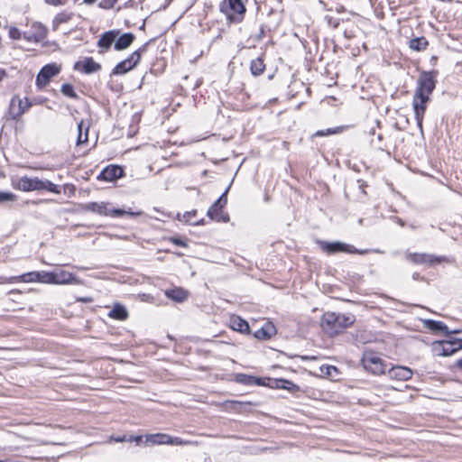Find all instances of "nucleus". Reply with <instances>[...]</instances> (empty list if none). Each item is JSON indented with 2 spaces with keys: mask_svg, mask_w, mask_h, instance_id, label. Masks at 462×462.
<instances>
[{
  "mask_svg": "<svg viewBox=\"0 0 462 462\" xmlns=\"http://www.w3.org/2000/svg\"><path fill=\"white\" fill-rule=\"evenodd\" d=\"M355 320L353 314L326 312L321 318L320 326L326 334L334 337L352 326Z\"/></svg>",
  "mask_w": 462,
  "mask_h": 462,
  "instance_id": "nucleus-1",
  "label": "nucleus"
},
{
  "mask_svg": "<svg viewBox=\"0 0 462 462\" xmlns=\"http://www.w3.org/2000/svg\"><path fill=\"white\" fill-rule=\"evenodd\" d=\"M16 187L22 191L47 190L55 194L60 193L59 186L51 181L40 180L38 178H29L27 176L20 178Z\"/></svg>",
  "mask_w": 462,
  "mask_h": 462,
  "instance_id": "nucleus-2",
  "label": "nucleus"
},
{
  "mask_svg": "<svg viewBox=\"0 0 462 462\" xmlns=\"http://www.w3.org/2000/svg\"><path fill=\"white\" fill-rule=\"evenodd\" d=\"M144 445L145 446H155V445H172V446H190L197 445V442L184 439L179 437H172L165 433H155L145 435Z\"/></svg>",
  "mask_w": 462,
  "mask_h": 462,
  "instance_id": "nucleus-3",
  "label": "nucleus"
},
{
  "mask_svg": "<svg viewBox=\"0 0 462 462\" xmlns=\"http://www.w3.org/2000/svg\"><path fill=\"white\" fill-rule=\"evenodd\" d=\"M318 245L320 249L327 253L328 254H332L336 253H347V254H365L369 252L368 249L359 250L356 249L354 245L335 241V242H327V241H318Z\"/></svg>",
  "mask_w": 462,
  "mask_h": 462,
  "instance_id": "nucleus-4",
  "label": "nucleus"
},
{
  "mask_svg": "<svg viewBox=\"0 0 462 462\" xmlns=\"http://www.w3.org/2000/svg\"><path fill=\"white\" fill-rule=\"evenodd\" d=\"M462 348V337H450L448 340L436 341L432 344V349L436 355L448 356Z\"/></svg>",
  "mask_w": 462,
  "mask_h": 462,
  "instance_id": "nucleus-5",
  "label": "nucleus"
},
{
  "mask_svg": "<svg viewBox=\"0 0 462 462\" xmlns=\"http://www.w3.org/2000/svg\"><path fill=\"white\" fill-rule=\"evenodd\" d=\"M363 367L374 374H383L385 373L386 365L383 359L374 352H365L362 357Z\"/></svg>",
  "mask_w": 462,
  "mask_h": 462,
  "instance_id": "nucleus-6",
  "label": "nucleus"
},
{
  "mask_svg": "<svg viewBox=\"0 0 462 462\" xmlns=\"http://www.w3.org/2000/svg\"><path fill=\"white\" fill-rule=\"evenodd\" d=\"M245 10L242 0H228L227 2H223L220 5V11L234 22H240Z\"/></svg>",
  "mask_w": 462,
  "mask_h": 462,
  "instance_id": "nucleus-7",
  "label": "nucleus"
},
{
  "mask_svg": "<svg viewBox=\"0 0 462 462\" xmlns=\"http://www.w3.org/2000/svg\"><path fill=\"white\" fill-rule=\"evenodd\" d=\"M109 203L106 202H90L83 206V209L86 211H91L104 216L121 217L125 214L129 215H139L140 213L127 212L123 209H110L108 208Z\"/></svg>",
  "mask_w": 462,
  "mask_h": 462,
  "instance_id": "nucleus-8",
  "label": "nucleus"
},
{
  "mask_svg": "<svg viewBox=\"0 0 462 462\" xmlns=\"http://www.w3.org/2000/svg\"><path fill=\"white\" fill-rule=\"evenodd\" d=\"M435 82L432 72L421 73L418 79V87L414 95L430 98V94L435 88Z\"/></svg>",
  "mask_w": 462,
  "mask_h": 462,
  "instance_id": "nucleus-9",
  "label": "nucleus"
},
{
  "mask_svg": "<svg viewBox=\"0 0 462 462\" xmlns=\"http://www.w3.org/2000/svg\"><path fill=\"white\" fill-rule=\"evenodd\" d=\"M60 71V66L51 63L45 65L38 73L36 77V85L39 88H44L50 82V80L58 75Z\"/></svg>",
  "mask_w": 462,
  "mask_h": 462,
  "instance_id": "nucleus-10",
  "label": "nucleus"
},
{
  "mask_svg": "<svg viewBox=\"0 0 462 462\" xmlns=\"http://www.w3.org/2000/svg\"><path fill=\"white\" fill-rule=\"evenodd\" d=\"M144 51V48L134 51L127 59L119 62L115 67L113 73L116 75H122L134 69L139 63L141 59V51Z\"/></svg>",
  "mask_w": 462,
  "mask_h": 462,
  "instance_id": "nucleus-11",
  "label": "nucleus"
},
{
  "mask_svg": "<svg viewBox=\"0 0 462 462\" xmlns=\"http://www.w3.org/2000/svg\"><path fill=\"white\" fill-rule=\"evenodd\" d=\"M405 258L407 261L414 264H423L427 266L439 263L442 260V258L437 257L433 254L420 253H406Z\"/></svg>",
  "mask_w": 462,
  "mask_h": 462,
  "instance_id": "nucleus-12",
  "label": "nucleus"
},
{
  "mask_svg": "<svg viewBox=\"0 0 462 462\" xmlns=\"http://www.w3.org/2000/svg\"><path fill=\"white\" fill-rule=\"evenodd\" d=\"M32 106V102L24 97L21 98H13L10 105V116L14 120H18L20 117Z\"/></svg>",
  "mask_w": 462,
  "mask_h": 462,
  "instance_id": "nucleus-13",
  "label": "nucleus"
},
{
  "mask_svg": "<svg viewBox=\"0 0 462 462\" xmlns=\"http://www.w3.org/2000/svg\"><path fill=\"white\" fill-rule=\"evenodd\" d=\"M430 98L424 97H417L414 95L412 100V106L415 114V119L417 121L418 127L422 131V121L426 111V105Z\"/></svg>",
  "mask_w": 462,
  "mask_h": 462,
  "instance_id": "nucleus-14",
  "label": "nucleus"
},
{
  "mask_svg": "<svg viewBox=\"0 0 462 462\" xmlns=\"http://www.w3.org/2000/svg\"><path fill=\"white\" fill-rule=\"evenodd\" d=\"M74 69L85 74H91L101 69V65L96 62L91 57L85 58L83 60L77 61Z\"/></svg>",
  "mask_w": 462,
  "mask_h": 462,
  "instance_id": "nucleus-15",
  "label": "nucleus"
},
{
  "mask_svg": "<svg viewBox=\"0 0 462 462\" xmlns=\"http://www.w3.org/2000/svg\"><path fill=\"white\" fill-rule=\"evenodd\" d=\"M123 174L124 171L121 167L116 165H109L101 171L98 179L106 181H113L121 178Z\"/></svg>",
  "mask_w": 462,
  "mask_h": 462,
  "instance_id": "nucleus-16",
  "label": "nucleus"
},
{
  "mask_svg": "<svg viewBox=\"0 0 462 462\" xmlns=\"http://www.w3.org/2000/svg\"><path fill=\"white\" fill-rule=\"evenodd\" d=\"M52 284H69L77 281V278L69 272L65 270H56L51 272Z\"/></svg>",
  "mask_w": 462,
  "mask_h": 462,
  "instance_id": "nucleus-17",
  "label": "nucleus"
},
{
  "mask_svg": "<svg viewBox=\"0 0 462 462\" xmlns=\"http://www.w3.org/2000/svg\"><path fill=\"white\" fill-rule=\"evenodd\" d=\"M390 378L399 381H407L412 377L413 372L406 366H393L388 371Z\"/></svg>",
  "mask_w": 462,
  "mask_h": 462,
  "instance_id": "nucleus-18",
  "label": "nucleus"
},
{
  "mask_svg": "<svg viewBox=\"0 0 462 462\" xmlns=\"http://www.w3.org/2000/svg\"><path fill=\"white\" fill-rule=\"evenodd\" d=\"M48 33V29L41 23H34L32 24L31 32L28 40H33L35 42L42 41L46 38Z\"/></svg>",
  "mask_w": 462,
  "mask_h": 462,
  "instance_id": "nucleus-19",
  "label": "nucleus"
},
{
  "mask_svg": "<svg viewBox=\"0 0 462 462\" xmlns=\"http://www.w3.org/2000/svg\"><path fill=\"white\" fill-rule=\"evenodd\" d=\"M222 207H219L216 202L208 208V217L212 220L217 222H228L229 216L222 212Z\"/></svg>",
  "mask_w": 462,
  "mask_h": 462,
  "instance_id": "nucleus-20",
  "label": "nucleus"
},
{
  "mask_svg": "<svg viewBox=\"0 0 462 462\" xmlns=\"http://www.w3.org/2000/svg\"><path fill=\"white\" fill-rule=\"evenodd\" d=\"M424 327L432 331H441L445 333V335L448 336L451 334V331L448 329L447 325L442 321H436L432 319H425L423 321Z\"/></svg>",
  "mask_w": 462,
  "mask_h": 462,
  "instance_id": "nucleus-21",
  "label": "nucleus"
},
{
  "mask_svg": "<svg viewBox=\"0 0 462 462\" xmlns=\"http://www.w3.org/2000/svg\"><path fill=\"white\" fill-rule=\"evenodd\" d=\"M88 130H89V123L81 120L78 123V140L77 145H80L86 143L88 140Z\"/></svg>",
  "mask_w": 462,
  "mask_h": 462,
  "instance_id": "nucleus-22",
  "label": "nucleus"
},
{
  "mask_svg": "<svg viewBox=\"0 0 462 462\" xmlns=\"http://www.w3.org/2000/svg\"><path fill=\"white\" fill-rule=\"evenodd\" d=\"M165 295L174 301L182 302L187 300L189 293L182 288H174L166 291Z\"/></svg>",
  "mask_w": 462,
  "mask_h": 462,
  "instance_id": "nucleus-23",
  "label": "nucleus"
},
{
  "mask_svg": "<svg viewBox=\"0 0 462 462\" xmlns=\"http://www.w3.org/2000/svg\"><path fill=\"white\" fill-rule=\"evenodd\" d=\"M134 35L131 32L124 33L121 35L115 43L116 51H122L128 48L134 42Z\"/></svg>",
  "mask_w": 462,
  "mask_h": 462,
  "instance_id": "nucleus-24",
  "label": "nucleus"
},
{
  "mask_svg": "<svg viewBox=\"0 0 462 462\" xmlns=\"http://www.w3.org/2000/svg\"><path fill=\"white\" fill-rule=\"evenodd\" d=\"M231 328L236 330V331H238V332H241V333H249V330H250V328H249V325L248 323L241 319L240 317H233L231 318Z\"/></svg>",
  "mask_w": 462,
  "mask_h": 462,
  "instance_id": "nucleus-25",
  "label": "nucleus"
},
{
  "mask_svg": "<svg viewBox=\"0 0 462 462\" xmlns=\"http://www.w3.org/2000/svg\"><path fill=\"white\" fill-rule=\"evenodd\" d=\"M108 317L118 320H125L128 318V312L124 306L116 304L109 311Z\"/></svg>",
  "mask_w": 462,
  "mask_h": 462,
  "instance_id": "nucleus-26",
  "label": "nucleus"
},
{
  "mask_svg": "<svg viewBox=\"0 0 462 462\" xmlns=\"http://www.w3.org/2000/svg\"><path fill=\"white\" fill-rule=\"evenodd\" d=\"M116 35V32L114 31L105 32L98 40V46L106 50L109 49L111 44L115 42Z\"/></svg>",
  "mask_w": 462,
  "mask_h": 462,
  "instance_id": "nucleus-27",
  "label": "nucleus"
},
{
  "mask_svg": "<svg viewBox=\"0 0 462 462\" xmlns=\"http://www.w3.org/2000/svg\"><path fill=\"white\" fill-rule=\"evenodd\" d=\"M275 334V328L272 324H266L262 328L258 329L254 333V337L259 339H268L271 338L273 335Z\"/></svg>",
  "mask_w": 462,
  "mask_h": 462,
  "instance_id": "nucleus-28",
  "label": "nucleus"
},
{
  "mask_svg": "<svg viewBox=\"0 0 462 462\" xmlns=\"http://www.w3.org/2000/svg\"><path fill=\"white\" fill-rule=\"evenodd\" d=\"M73 14L68 12L59 13L52 20V28L57 30L61 23H66L71 20Z\"/></svg>",
  "mask_w": 462,
  "mask_h": 462,
  "instance_id": "nucleus-29",
  "label": "nucleus"
},
{
  "mask_svg": "<svg viewBox=\"0 0 462 462\" xmlns=\"http://www.w3.org/2000/svg\"><path fill=\"white\" fill-rule=\"evenodd\" d=\"M196 215H197V210L196 209L191 210V211H187V212L183 213L182 215L178 213V219L180 221H182V222H185V223H189V224H192V225H203L204 224V220L203 219L199 220V221H193V217H196Z\"/></svg>",
  "mask_w": 462,
  "mask_h": 462,
  "instance_id": "nucleus-30",
  "label": "nucleus"
},
{
  "mask_svg": "<svg viewBox=\"0 0 462 462\" xmlns=\"http://www.w3.org/2000/svg\"><path fill=\"white\" fill-rule=\"evenodd\" d=\"M265 69V64L260 58L253 60L250 65V70L254 76L261 75Z\"/></svg>",
  "mask_w": 462,
  "mask_h": 462,
  "instance_id": "nucleus-31",
  "label": "nucleus"
},
{
  "mask_svg": "<svg viewBox=\"0 0 462 462\" xmlns=\"http://www.w3.org/2000/svg\"><path fill=\"white\" fill-rule=\"evenodd\" d=\"M275 387L280 389H285L291 393L299 391L300 387L291 381L284 379H278L275 381Z\"/></svg>",
  "mask_w": 462,
  "mask_h": 462,
  "instance_id": "nucleus-32",
  "label": "nucleus"
},
{
  "mask_svg": "<svg viewBox=\"0 0 462 462\" xmlns=\"http://www.w3.org/2000/svg\"><path fill=\"white\" fill-rule=\"evenodd\" d=\"M428 44L425 37L414 38L410 41V48L418 51L425 50Z\"/></svg>",
  "mask_w": 462,
  "mask_h": 462,
  "instance_id": "nucleus-33",
  "label": "nucleus"
},
{
  "mask_svg": "<svg viewBox=\"0 0 462 462\" xmlns=\"http://www.w3.org/2000/svg\"><path fill=\"white\" fill-rule=\"evenodd\" d=\"M236 382L244 383V384H257L260 385L261 382L259 378L254 376L246 375L244 374H239L236 375Z\"/></svg>",
  "mask_w": 462,
  "mask_h": 462,
  "instance_id": "nucleus-34",
  "label": "nucleus"
},
{
  "mask_svg": "<svg viewBox=\"0 0 462 462\" xmlns=\"http://www.w3.org/2000/svg\"><path fill=\"white\" fill-rule=\"evenodd\" d=\"M345 128H346L345 126H337L335 128H328L326 130H319V131L316 132L315 135L316 136H326V135H329V134H339V133L343 132Z\"/></svg>",
  "mask_w": 462,
  "mask_h": 462,
  "instance_id": "nucleus-35",
  "label": "nucleus"
},
{
  "mask_svg": "<svg viewBox=\"0 0 462 462\" xmlns=\"http://www.w3.org/2000/svg\"><path fill=\"white\" fill-rule=\"evenodd\" d=\"M38 279H39V271L30 272V273H24L19 277V280H21L23 282H38Z\"/></svg>",
  "mask_w": 462,
  "mask_h": 462,
  "instance_id": "nucleus-36",
  "label": "nucleus"
},
{
  "mask_svg": "<svg viewBox=\"0 0 462 462\" xmlns=\"http://www.w3.org/2000/svg\"><path fill=\"white\" fill-rule=\"evenodd\" d=\"M60 91L64 96L69 97L76 98L78 97L74 91L73 86L68 83L61 86Z\"/></svg>",
  "mask_w": 462,
  "mask_h": 462,
  "instance_id": "nucleus-37",
  "label": "nucleus"
},
{
  "mask_svg": "<svg viewBox=\"0 0 462 462\" xmlns=\"http://www.w3.org/2000/svg\"><path fill=\"white\" fill-rule=\"evenodd\" d=\"M17 199L16 195L12 192L0 191V204L5 202H13Z\"/></svg>",
  "mask_w": 462,
  "mask_h": 462,
  "instance_id": "nucleus-38",
  "label": "nucleus"
},
{
  "mask_svg": "<svg viewBox=\"0 0 462 462\" xmlns=\"http://www.w3.org/2000/svg\"><path fill=\"white\" fill-rule=\"evenodd\" d=\"M38 282L52 284L51 272H39Z\"/></svg>",
  "mask_w": 462,
  "mask_h": 462,
  "instance_id": "nucleus-39",
  "label": "nucleus"
},
{
  "mask_svg": "<svg viewBox=\"0 0 462 462\" xmlns=\"http://www.w3.org/2000/svg\"><path fill=\"white\" fill-rule=\"evenodd\" d=\"M117 0H102L99 2V7L103 9L113 8Z\"/></svg>",
  "mask_w": 462,
  "mask_h": 462,
  "instance_id": "nucleus-40",
  "label": "nucleus"
},
{
  "mask_svg": "<svg viewBox=\"0 0 462 462\" xmlns=\"http://www.w3.org/2000/svg\"><path fill=\"white\" fill-rule=\"evenodd\" d=\"M229 187L225 190V192L219 197V199L216 201V203L219 206L224 208L227 202L226 195L228 192Z\"/></svg>",
  "mask_w": 462,
  "mask_h": 462,
  "instance_id": "nucleus-41",
  "label": "nucleus"
},
{
  "mask_svg": "<svg viewBox=\"0 0 462 462\" xmlns=\"http://www.w3.org/2000/svg\"><path fill=\"white\" fill-rule=\"evenodd\" d=\"M9 36L14 40H19L21 38V32L16 27H11L9 29Z\"/></svg>",
  "mask_w": 462,
  "mask_h": 462,
  "instance_id": "nucleus-42",
  "label": "nucleus"
},
{
  "mask_svg": "<svg viewBox=\"0 0 462 462\" xmlns=\"http://www.w3.org/2000/svg\"><path fill=\"white\" fill-rule=\"evenodd\" d=\"M45 3L53 6L64 5L67 0H45Z\"/></svg>",
  "mask_w": 462,
  "mask_h": 462,
  "instance_id": "nucleus-43",
  "label": "nucleus"
},
{
  "mask_svg": "<svg viewBox=\"0 0 462 462\" xmlns=\"http://www.w3.org/2000/svg\"><path fill=\"white\" fill-rule=\"evenodd\" d=\"M143 439V436H129L127 439V442L134 441L139 444Z\"/></svg>",
  "mask_w": 462,
  "mask_h": 462,
  "instance_id": "nucleus-44",
  "label": "nucleus"
},
{
  "mask_svg": "<svg viewBox=\"0 0 462 462\" xmlns=\"http://www.w3.org/2000/svg\"><path fill=\"white\" fill-rule=\"evenodd\" d=\"M78 301L84 302V303H89L93 301V299L91 297H84V298H78Z\"/></svg>",
  "mask_w": 462,
  "mask_h": 462,
  "instance_id": "nucleus-45",
  "label": "nucleus"
},
{
  "mask_svg": "<svg viewBox=\"0 0 462 462\" xmlns=\"http://www.w3.org/2000/svg\"><path fill=\"white\" fill-rule=\"evenodd\" d=\"M127 439L128 437H126L125 435H123L121 437H117V438H113V439L116 442H124V441H127Z\"/></svg>",
  "mask_w": 462,
  "mask_h": 462,
  "instance_id": "nucleus-46",
  "label": "nucleus"
},
{
  "mask_svg": "<svg viewBox=\"0 0 462 462\" xmlns=\"http://www.w3.org/2000/svg\"><path fill=\"white\" fill-rule=\"evenodd\" d=\"M173 242H174L175 245H180V246H185L186 245V244L182 240H180V239H174Z\"/></svg>",
  "mask_w": 462,
  "mask_h": 462,
  "instance_id": "nucleus-47",
  "label": "nucleus"
},
{
  "mask_svg": "<svg viewBox=\"0 0 462 462\" xmlns=\"http://www.w3.org/2000/svg\"><path fill=\"white\" fill-rule=\"evenodd\" d=\"M97 0H83V2L87 5H92L94 4L95 2H97Z\"/></svg>",
  "mask_w": 462,
  "mask_h": 462,
  "instance_id": "nucleus-48",
  "label": "nucleus"
},
{
  "mask_svg": "<svg viewBox=\"0 0 462 462\" xmlns=\"http://www.w3.org/2000/svg\"><path fill=\"white\" fill-rule=\"evenodd\" d=\"M457 366L462 368V359L457 362Z\"/></svg>",
  "mask_w": 462,
  "mask_h": 462,
  "instance_id": "nucleus-49",
  "label": "nucleus"
},
{
  "mask_svg": "<svg viewBox=\"0 0 462 462\" xmlns=\"http://www.w3.org/2000/svg\"><path fill=\"white\" fill-rule=\"evenodd\" d=\"M3 75H4V73H0V81H1V80H2V79H3Z\"/></svg>",
  "mask_w": 462,
  "mask_h": 462,
  "instance_id": "nucleus-50",
  "label": "nucleus"
}]
</instances>
